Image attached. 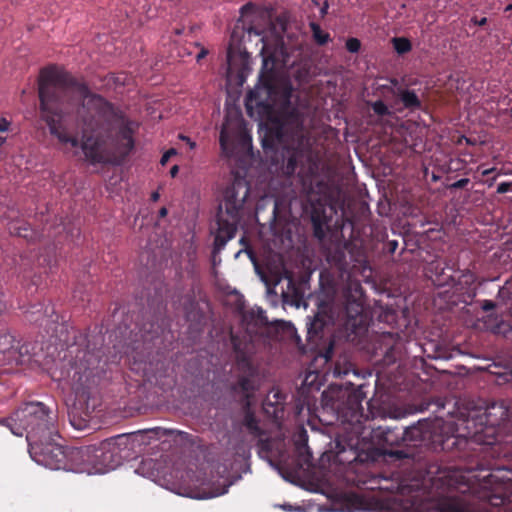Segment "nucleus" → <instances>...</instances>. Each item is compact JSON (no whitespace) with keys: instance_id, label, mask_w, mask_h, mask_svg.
<instances>
[{"instance_id":"1","label":"nucleus","mask_w":512,"mask_h":512,"mask_svg":"<svg viewBox=\"0 0 512 512\" xmlns=\"http://www.w3.org/2000/svg\"><path fill=\"white\" fill-rule=\"evenodd\" d=\"M73 89L82 99H86V108L94 111L98 120L105 123L106 134L113 138L116 152L127 157L135 148V135L139 130V122L129 118L127 114L103 96L92 93L88 85L78 82L75 77L55 65L42 68L38 79L40 110L49 132L62 144L78 147L79 141L68 134L62 123L63 96Z\"/></svg>"},{"instance_id":"2","label":"nucleus","mask_w":512,"mask_h":512,"mask_svg":"<svg viewBox=\"0 0 512 512\" xmlns=\"http://www.w3.org/2000/svg\"><path fill=\"white\" fill-rule=\"evenodd\" d=\"M101 351L90 347L88 335L80 334L55 366L52 375L57 381H65L73 390L75 398L68 405V419L78 431L89 427L94 405L90 406L91 390L100 376Z\"/></svg>"},{"instance_id":"3","label":"nucleus","mask_w":512,"mask_h":512,"mask_svg":"<svg viewBox=\"0 0 512 512\" xmlns=\"http://www.w3.org/2000/svg\"><path fill=\"white\" fill-rule=\"evenodd\" d=\"M6 426L16 436L26 435L28 446L40 439L58 436L56 415L43 402L31 401L21 404L12 415L3 419Z\"/></svg>"},{"instance_id":"4","label":"nucleus","mask_w":512,"mask_h":512,"mask_svg":"<svg viewBox=\"0 0 512 512\" xmlns=\"http://www.w3.org/2000/svg\"><path fill=\"white\" fill-rule=\"evenodd\" d=\"M250 194V186L244 179H235L223 195V202L219 205L214 231V254L222 251L232 240L238 230L242 219L244 203Z\"/></svg>"},{"instance_id":"5","label":"nucleus","mask_w":512,"mask_h":512,"mask_svg":"<svg viewBox=\"0 0 512 512\" xmlns=\"http://www.w3.org/2000/svg\"><path fill=\"white\" fill-rule=\"evenodd\" d=\"M160 431L163 435L169 433L166 429L155 427L143 431L118 434L101 441L98 445H92L95 474H105L115 470L125 460L133 458L136 448L143 443L141 439L143 432L158 435Z\"/></svg>"},{"instance_id":"6","label":"nucleus","mask_w":512,"mask_h":512,"mask_svg":"<svg viewBox=\"0 0 512 512\" xmlns=\"http://www.w3.org/2000/svg\"><path fill=\"white\" fill-rule=\"evenodd\" d=\"M86 108V99H82L77 110V118L81 125V149L86 160L92 164H107L111 162L113 153L108 148L110 138L106 134L105 123L98 120L94 111Z\"/></svg>"},{"instance_id":"7","label":"nucleus","mask_w":512,"mask_h":512,"mask_svg":"<svg viewBox=\"0 0 512 512\" xmlns=\"http://www.w3.org/2000/svg\"><path fill=\"white\" fill-rule=\"evenodd\" d=\"M433 283L438 287L452 286L461 297L462 304L471 305L478 294L476 286L477 277L469 269H456V264L446 261L442 266L439 262L433 261L428 266Z\"/></svg>"},{"instance_id":"8","label":"nucleus","mask_w":512,"mask_h":512,"mask_svg":"<svg viewBox=\"0 0 512 512\" xmlns=\"http://www.w3.org/2000/svg\"><path fill=\"white\" fill-rule=\"evenodd\" d=\"M508 407L504 402H493L477 416L475 432L469 437H456L453 445L460 449L474 451V445H493L496 442L498 427L508 418Z\"/></svg>"},{"instance_id":"9","label":"nucleus","mask_w":512,"mask_h":512,"mask_svg":"<svg viewBox=\"0 0 512 512\" xmlns=\"http://www.w3.org/2000/svg\"><path fill=\"white\" fill-rule=\"evenodd\" d=\"M322 397L345 421L351 424L361 423L362 401L365 397L361 388L330 387L328 391L323 392Z\"/></svg>"},{"instance_id":"10","label":"nucleus","mask_w":512,"mask_h":512,"mask_svg":"<svg viewBox=\"0 0 512 512\" xmlns=\"http://www.w3.org/2000/svg\"><path fill=\"white\" fill-rule=\"evenodd\" d=\"M231 343L236 354L237 368L244 374L239 375L236 382L232 383L229 389L232 394L241 397L245 407H249L251 399L258 389L255 379L257 369L252 364L249 355L241 348L237 336L231 334Z\"/></svg>"},{"instance_id":"11","label":"nucleus","mask_w":512,"mask_h":512,"mask_svg":"<svg viewBox=\"0 0 512 512\" xmlns=\"http://www.w3.org/2000/svg\"><path fill=\"white\" fill-rule=\"evenodd\" d=\"M60 438L58 433V436H53L52 439H40L28 446L32 460L51 470H64L68 446L60 444Z\"/></svg>"},{"instance_id":"12","label":"nucleus","mask_w":512,"mask_h":512,"mask_svg":"<svg viewBox=\"0 0 512 512\" xmlns=\"http://www.w3.org/2000/svg\"><path fill=\"white\" fill-rule=\"evenodd\" d=\"M29 355V344L21 343L7 330L0 331V364L20 365Z\"/></svg>"},{"instance_id":"13","label":"nucleus","mask_w":512,"mask_h":512,"mask_svg":"<svg viewBox=\"0 0 512 512\" xmlns=\"http://www.w3.org/2000/svg\"><path fill=\"white\" fill-rule=\"evenodd\" d=\"M93 446L68 447L64 471L95 474L92 456Z\"/></svg>"},{"instance_id":"14","label":"nucleus","mask_w":512,"mask_h":512,"mask_svg":"<svg viewBox=\"0 0 512 512\" xmlns=\"http://www.w3.org/2000/svg\"><path fill=\"white\" fill-rule=\"evenodd\" d=\"M345 310L349 318L356 321V317L361 316L364 304V290L358 280L348 281L344 289Z\"/></svg>"},{"instance_id":"15","label":"nucleus","mask_w":512,"mask_h":512,"mask_svg":"<svg viewBox=\"0 0 512 512\" xmlns=\"http://www.w3.org/2000/svg\"><path fill=\"white\" fill-rule=\"evenodd\" d=\"M286 397V394L279 389H271L263 401L265 414L272 417L275 421L282 419L284 416Z\"/></svg>"},{"instance_id":"16","label":"nucleus","mask_w":512,"mask_h":512,"mask_svg":"<svg viewBox=\"0 0 512 512\" xmlns=\"http://www.w3.org/2000/svg\"><path fill=\"white\" fill-rule=\"evenodd\" d=\"M375 437L383 446L393 447L405 442L401 427L379 426L375 431Z\"/></svg>"},{"instance_id":"17","label":"nucleus","mask_w":512,"mask_h":512,"mask_svg":"<svg viewBox=\"0 0 512 512\" xmlns=\"http://www.w3.org/2000/svg\"><path fill=\"white\" fill-rule=\"evenodd\" d=\"M405 442H420L430 431L429 419H420L407 427H401Z\"/></svg>"},{"instance_id":"18","label":"nucleus","mask_w":512,"mask_h":512,"mask_svg":"<svg viewBox=\"0 0 512 512\" xmlns=\"http://www.w3.org/2000/svg\"><path fill=\"white\" fill-rule=\"evenodd\" d=\"M449 288L437 292L433 298L435 307L439 310H450L453 307L462 304L461 297L456 293L452 286Z\"/></svg>"},{"instance_id":"19","label":"nucleus","mask_w":512,"mask_h":512,"mask_svg":"<svg viewBox=\"0 0 512 512\" xmlns=\"http://www.w3.org/2000/svg\"><path fill=\"white\" fill-rule=\"evenodd\" d=\"M53 307L47 306L43 311V304H35L25 312L26 319L34 324L42 325L46 317H52Z\"/></svg>"},{"instance_id":"20","label":"nucleus","mask_w":512,"mask_h":512,"mask_svg":"<svg viewBox=\"0 0 512 512\" xmlns=\"http://www.w3.org/2000/svg\"><path fill=\"white\" fill-rule=\"evenodd\" d=\"M326 259L329 264L337 268L342 274L347 272L348 262L344 248L336 247L329 250Z\"/></svg>"},{"instance_id":"21","label":"nucleus","mask_w":512,"mask_h":512,"mask_svg":"<svg viewBox=\"0 0 512 512\" xmlns=\"http://www.w3.org/2000/svg\"><path fill=\"white\" fill-rule=\"evenodd\" d=\"M246 411L243 418V425L247 428L249 433L254 437H261L264 434V431L259 426V421L256 418L253 411H251L250 406L245 407Z\"/></svg>"},{"instance_id":"22","label":"nucleus","mask_w":512,"mask_h":512,"mask_svg":"<svg viewBox=\"0 0 512 512\" xmlns=\"http://www.w3.org/2000/svg\"><path fill=\"white\" fill-rule=\"evenodd\" d=\"M399 98L403 106L410 110H416L421 107V101L413 90L404 89L399 93Z\"/></svg>"},{"instance_id":"23","label":"nucleus","mask_w":512,"mask_h":512,"mask_svg":"<svg viewBox=\"0 0 512 512\" xmlns=\"http://www.w3.org/2000/svg\"><path fill=\"white\" fill-rule=\"evenodd\" d=\"M307 322V337L309 340L317 338L319 333L323 330L325 321L319 314L315 315L313 319L309 318Z\"/></svg>"},{"instance_id":"24","label":"nucleus","mask_w":512,"mask_h":512,"mask_svg":"<svg viewBox=\"0 0 512 512\" xmlns=\"http://www.w3.org/2000/svg\"><path fill=\"white\" fill-rule=\"evenodd\" d=\"M376 319L378 322L393 325L397 321V312L389 306H381L377 312Z\"/></svg>"},{"instance_id":"25","label":"nucleus","mask_w":512,"mask_h":512,"mask_svg":"<svg viewBox=\"0 0 512 512\" xmlns=\"http://www.w3.org/2000/svg\"><path fill=\"white\" fill-rule=\"evenodd\" d=\"M309 26L312 31L313 39L318 45H325L331 40L329 33L324 32L319 24L311 22Z\"/></svg>"},{"instance_id":"26","label":"nucleus","mask_w":512,"mask_h":512,"mask_svg":"<svg viewBox=\"0 0 512 512\" xmlns=\"http://www.w3.org/2000/svg\"><path fill=\"white\" fill-rule=\"evenodd\" d=\"M10 233L19 237H23L28 241L33 240L32 230L26 223H12L9 227Z\"/></svg>"},{"instance_id":"27","label":"nucleus","mask_w":512,"mask_h":512,"mask_svg":"<svg viewBox=\"0 0 512 512\" xmlns=\"http://www.w3.org/2000/svg\"><path fill=\"white\" fill-rule=\"evenodd\" d=\"M299 152L295 149L288 150V156L285 159V172L287 175H293L298 167Z\"/></svg>"},{"instance_id":"28","label":"nucleus","mask_w":512,"mask_h":512,"mask_svg":"<svg viewBox=\"0 0 512 512\" xmlns=\"http://www.w3.org/2000/svg\"><path fill=\"white\" fill-rule=\"evenodd\" d=\"M392 43L398 54H405L412 49L411 42L405 37H394Z\"/></svg>"},{"instance_id":"29","label":"nucleus","mask_w":512,"mask_h":512,"mask_svg":"<svg viewBox=\"0 0 512 512\" xmlns=\"http://www.w3.org/2000/svg\"><path fill=\"white\" fill-rule=\"evenodd\" d=\"M155 465L156 464L153 459L142 460L140 465L136 469V472L145 477H153V476H155V473H154Z\"/></svg>"},{"instance_id":"30","label":"nucleus","mask_w":512,"mask_h":512,"mask_svg":"<svg viewBox=\"0 0 512 512\" xmlns=\"http://www.w3.org/2000/svg\"><path fill=\"white\" fill-rule=\"evenodd\" d=\"M370 105L373 112L378 116H386L390 114L388 106L382 100L374 101Z\"/></svg>"},{"instance_id":"31","label":"nucleus","mask_w":512,"mask_h":512,"mask_svg":"<svg viewBox=\"0 0 512 512\" xmlns=\"http://www.w3.org/2000/svg\"><path fill=\"white\" fill-rule=\"evenodd\" d=\"M230 140L227 124H223L219 135V143L223 152L227 151L228 142Z\"/></svg>"},{"instance_id":"32","label":"nucleus","mask_w":512,"mask_h":512,"mask_svg":"<svg viewBox=\"0 0 512 512\" xmlns=\"http://www.w3.org/2000/svg\"><path fill=\"white\" fill-rule=\"evenodd\" d=\"M345 46L350 53H357L361 48V42L359 39L351 37L347 39Z\"/></svg>"},{"instance_id":"33","label":"nucleus","mask_w":512,"mask_h":512,"mask_svg":"<svg viewBox=\"0 0 512 512\" xmlns=\"http://www.w3.org/2000/svg\"><path fill=\"white\" fill-rule=\"evenodd\" d=\"M382 453L386 456L396 458V459H404L408 458L409 455L404 450H393V449H383Z\"/></svg>"},{"instance_id":"34","label":"nucleus","mask_w":512,"mask_h":512,"mask_svg":"<svg viewBox=\"0 0 512 512\" xmlns=\"http://www.w3.org/2000/svg\"><path fill=\"white\" fill-rule=\"evenodd\" d=\"M429 358L431 359H449L450 358V354L443 348H440L439 346H435V350H434V353L431 354V355H428Z\"/></svg>"},{"instance_id":"35","label":"nucleus","mask_w":512,"mask_h":512,"mask_svg":"<svg viewBox=\"0 0 512 512\" xmlns=\"http://www.w3.org/2000/svg\"><path fill=\"white\" fill-rule=\"evenodd\" d=\"M508 192H512V181L501 182L497 186V193L505 194Z\"/></svg>"},{"instance_id":"36","label":"nucleus","mask_w":512,"mask_h":512,"mask_svg":"<svg viewBox=\"0 0 512 512\" xmlns=\"http://www.w3.org/2000/svg\"><path fill=\"white\" fill-rule=\"evenodd\" d=\"M231 484H232L231 482L225 484L221 489H217L216 491L210 493L208 496H205L204 498H212V497H217V496L226 494L228 492Z\"/></svg>"},{"instance_id":"37","label":"nucleus","mask_w":512,"mask_h":512,"mask_svg":"<svg viewBox=\"0 0 512 512\" xmlns=\"http://www.w3.org/2000/svg\"><path fill=\"white\" fill-rule=\"evenodd\" d=\"M177 154V151L175 148H170L169 150H167L161 157L160 159V163L161 165H165L168 160L170 159L171 156L173 155H176Z\"/></svg>"},{"instance_id":"38","label":"nucleus","mask_w":512,"mask_h":512,"mask_svg":"<svg viewBox=\"0 0 512 512\" xmlns=\"http://www.w3.org/2000/svg\"><path fill=\"white\" fill-rule=\"evenodd\" d=\"M470 180L468 178H461L454 183L451 184V188L453 189H462L468 185Z\"/></svg>"},{"instance_id":"39","label":"nucleus","mask_w":512,"mask_h":512,"mask_svg":"<svg viewBox=\"0 0 512 512\" xmlns=\"http://www.w3.org/2000/svg\"><path fill=\"white\" fill-rule=\"evenodd\" d=\"M481 308L484 311L493 310L496 307V303L492 300H483L480 302Z\"/></svg>"},{"instance_id":"40","label":"nucleus","mask_w":512,"mask_h":512,"mask_svg":"<svg viewBox=\"0 0 512 512\" xmlns=\"http://www.w3.org/2000/svg\"><path fill=\"white\" fill-rule=\"evenodd\" d=\"M302 450H305V452H306V454H307V455H306V458L304 459V462H305V463H308V462H309V460H310V458L312 457V454L309 452V447L307 446V444H303V445H301V446H299V447H298V451H299V453H302V452H301Z\"/></svg>"},{"instance_id":"41","label":"nucleus","mask_w":512,"mask_h":512,"mask_svg":"<svg viewBox=\"0 0 512 512\" xmlns=\"http://www.w3.org/2000/svg\"><path fill=\"white\" fill-rule=\"evenodd\" d=\"M254 9V4L252 2H248L246 3L245 5H243L241 8H240V13L242 15L246 14L247 12L249 11H252Z\"/></svg>"},{"instance_id":"42","label":"nucleus","mask_w":512,"mask_h":512,"mask_svg":"<svg viewBox=\"0 0 512 512\" xmlns=\"http://www.w3.org/2000/svg\"><path fill=\"white\" fill-rule=\"evenodd\" d=\"M295 126L297 129L302 130L303 129V118L300 115H293Z\"/></svg>"},{"instance_id":"43","label":"nucleus","mask_w":512,"mask_h":512,"mask_svg":"<svg viewBox=\"0 0 512 512\" xmlns=\"http://www.w3.org/2000/svg\"><path fill=\"white\" fill-rule=\"evenodd\" d=\"M179 139H181L182 141H185L189 145L190 149H194L196 146L195 142L192 141L188 136L180 134Z\"/></svg>"},{"instance_id":"44","label":"nucleus","mask_w":512,"mask_h":512,"mask_svg":"<svg viewBox=\"0 0 512 512\" xmlns=\"http://www.w3.org/2000/svg\"><path fill=\"white\" fill-rule=\"evenodd\" d=\"M244 251L247 254V256L249 257V259L251 260V262L256 265L257 264V258H256V255H255L254 251L252 249H249V248L245 249Z\"/></svg>"},{"instance_id":"45","label":"nucleus","mask_w":512,"mask_h":512,"mask_svg":"<svg viewBox=\"0 0 512 512\" xmlns=\"http://www.w3.org/2000/svg\"><path fill=\"white\" fill-rule=\"evenodd\" d=\"M258 445L260 447L259 453H261V451H264V450L269 451V441L268 440L260 439L258 442Z\"/></svg>"},{"instance_id":"46","label":"nucleus","mask_w":512,"mask_h":512,"mask_svg":"<svg viewBox=\"0 0 512 512\" xmlns=\"http://www.w3.org/2000/svg\"><path fill=\"white\" fill-rule=\"evenodd\" d=\"M208 54V50L204 47H201L200 51L196 55V61L200 62L201 59H203Z\"/></svg>"},{"instance_id":"47","label":"nucleus","mask_w":512,"mask_h":512,"mask_svg":"<svg viewBox=\"0 0 512 512\" xmlns=\"http://www.w3.org/2000/svg\"><path fill=\"white\" fill-rule=\"evenodd\" d=\"M9 125H10V123L6 119L2 118L0 120V132L7 131L9 128Z\"/></svg>"},{"instance_id":"48","label":"nucleus","mask_w":512,"mask_h":512,"mask_svg":"<svg viewBox=\"0 0 512 512\" xmlns=\"http://www.w3.org/2000/svg\"><path fill=\"white\" fill-rule=\"evenodd\" d=\"M388 247H389V251L394 253L395 250L397 249L398 247V242L396 240H392V241H389L388 242Z\"/></svg>"},{"instance_id":"49","label":"nucleus","mask_w":512,"mask_h":512,"mask_svg":"<svg viewBox=\"0 0 512 512\" xmlns=\"http://www.w3.org/2000/svg\"><path fill=\"white\" fill-rule=\"evenodd\" d=\"M472 22L478 26H483L487 23V18L486 17H483L481 19H477V18H473L472 19Z\"/></svg>"},{"instance_id":"50","label":"nucleus","mask_w":512,"mask_h":512,"mask_svg":"<svg viewBox=\"0 0 512 512\" xmlns=\"http://www.w3.org/2000/svg\"><path fill=\"white\" fill-rule=\"evenodd\" d=\"M328 8H329L328 2H327V1H325V2H324V5H323V6L321 7V9H320V14H321V16H324V15H326V14H327V10H328Z\"/></svg>"},{"instance_id":"51","label":"nucleus","mask_w":512,"mask_h":512,"mask_svg":"<svg viewBox=\"0 0 512 512\" xmlns=\"http://www.w3.org/2000/svg\"><path fill=\"white\" fill-rule=\"evenodd\" d=\"M178 172H179L178 165H174V166L171 167V169H170L171 177H175L178 174Z\"/></svg>"},{"instance_id":"52","label":"nucleus","mask_w":512,"mask_h":512,"mask_svg":"<svg viewBox=\"0 0 512 512\" xmlns=\"http://www.w3.org/2000/svg\"><path fill=\"white\" fill-rule=\"evenodd\" d=\"M221 253V251L219 253H216L214 254V246L212 247V260H213V265H216L217 264V256ZM221 260L219 259L218 260V263H220Z\"/></svg>"},{"instance_id":"53","label":"nucleus","mask_w":512,"mask_h":512,"mask_svg":"<svg viewBox=\"0 0 512 512\" xmlns=\"http://www.w3.org/2000/svg\"><path fill=\"white\" fill-rule=\"evenodd\" d=\"M168 213V210L166 207H162L160 210H159V216L160 217H165Z\"/></svg>"},{"instance_id":"54","label":"nucleus","mask_w":512,"mask_h":512,"mask_svg":"<svg viewBox=\"0 0 512 512\" xmlns=\"http://www.w3.org/2000/svg\"><path fill=\"white\" fill-rule=\"evenodd\" d=\"M504 381H512V370L509 373L504 374Z\"/></svg>"},{"instance_id":"55","label":"nucleus","mask_w":512,"mask_h":512,"mask_svg":"<svg viewBox=\"0 0 512 512\" xmlns=\"http://www.w3.org/2000/svg\"><path fill=\"white\" fill-rule=\"evenodd\" d=\"M494 170H495V168L484 169V170L482 171V175H483V176H487V175H489L490 173H492Z\"/></svg>"},{"instance_id":"56","label":"nucleus","mask_w":512,"mask_h":512,"mask_svg":"<svg viewBox=\"0 0 512 512\" xmlns=\"http://www.w3.org/2000/svg\"><path fill=\"white\" fill-rule=\"evenodd\" d=\"M282 508L286 511H292L293 510V507L291 504H284L282 505Z\"/></svg>"},{"instance_id":"57","label":"nucleus","mask_w":512,"mask_h":512,"mask_svg":"<svg viewBox=\"0 0 512 512\" xmlns=\"http://www.w3.org/2000/svg\"><path fill=\"white\" fill-rule=\"evenodd\" d=\"M151 199H152V201H157L159 199V193L153 192L151 195Z\"/></svg>"},{"instance_id":"58","label":"nucleus","mask_w":512,"mask_h":512,"mask_svg":"<svg viewBox=\"0 0 512 512\" xmlns=\"http://www.w3.org/2000/svg\"><path fill=\"white\" fill-rule=\"evenodd\" d=\"M389 82L393 85V86H397L398 85V80L396 78H389Z\"/></svg>"},{"instance_id":"59","label":"nucleus","mask_w":512,"mask_h":512,"mask_svg":"<svg viewBox=\"0 0 512 512\" xmlns=\"http://www.w3.org/2000/svg\"><path fill=\"white\" fill-rule=\"evenodd\" d=\"M394 361H395V359H394V358H393V359H392V358H390L389 353H387V355H386V362H387V363H392V362H394Z\"/></svg>"},{"instance_id":"60","label":"nucleus","mask_w":512,"mask_h":512,"mask_svg":"<svg viewBox=\"0 0 512 512\" xmlns=\"http://www.w3.org/2000/svg\"><path fill=\"white\" fill-rule=\"evenodd\" d=\"M512 10V4H509L505 7V11L508 12V11H511Z\"/></svg>"},{"instance_id":"61","label":"nucleus","mask_w":512,"mask_h":512,"mask_svg":"<svg viewBox=\"0 0 512 512\" xmlns=\"http://www.w3.org/2000/svg\"><path fill=\"white\" fill-rule=\"evenodd\" d=\"M262 146H263V148H267V147H268V145H267V143H266V140H265V139H264V140H263V142H262Z\"/></svg>"},{"instance_id":"62","label":"nucleus","mask_w":512,"mask_h":512,"mask_svg":"<svg viewBox=\"0 0 512 512\" xmlns=\"http://www.w3.org/2000/svg\"><path fill=\"white\" fill-rule=\"evenodd\" d=\"M5 142V139L3 137H0V145Z\"/></svg>"},{"instance_id":"63","label":"nucleus","mask_w":512,"mask_h":512,"mask_svg":"<svg viewBox=\"0 0 512 512\" xmlns=\"http://www.w3.org/2000/svg\"><path fill=\"white\" fill-rule=\"evenodd\" d=\"M241 252H242V250L237 251V253H236L235 257L237 258V257L240 255V253H241Z\"/></svg>"},{"instance_id":"64","label":"nucleus","mask_w":512,"mask_h":512,"mask_svg":"<svg viewBox=\"0 0 512 512\" xmlns=\"http://www.w3.org/2000/svg\"><path fill=\"white\" fill-rule=\"evenodd\" d=\"M510 116L512 117V108L510 109Z\"/></svg>"}]
</instances>
